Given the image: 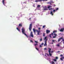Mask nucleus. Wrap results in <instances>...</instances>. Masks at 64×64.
<instances>
[{"mask_svg": "<svg viewBox=\"0 0 64 64\" xmlns=\"http://www.w3.org/2000/svg\"><path fill=\"white\" fill-rule=\"evenodd\" d=\"M56 59H58V58L57 57H56Z\"/></svg>", "mask_w": 64, "mask_h": 64, "instance_id": "nucleus-39", "label": "nucleus"}, {"mask_svg": "<svg viewBox=\"0 0 64 64\" xmlns=\"http://www.w3.org/2000/svg\"><path fill=\"white\" fill-rule=\"evenodd\" d=\"M44 44V43H42L41 44V45H43Z\"/></svg>", "mask_w": 64, "mask_h": 64, "instance_id": "nucleus-44", "label": "nucleus"}, {"mask_svg": "<svg viewBox=\"0 0 64 64\" xmlns=\"http://www.w3.org/2000/svg\"><path fill=\"white\" fill-rule=\"evenodd\" d=\"M63 39V38L62 37L58 39V42H60V41H61V39Z\"/></svg>", "mask_w": 64, "mask_h": 64, "instance_id": "nucleus-5", "label": "nucleus"}, {"mask_svg": "<svg viewBox=\"0 0 64 64\" xmlns=\"http://www.w3.org/2000/svg\"><path fill=\"white\" fill-rule=\"evenodd\" d=\"M18 26L19 27H22V24H19Z\"/></svg>", "mask_w": 64, "mask_h": 64, "instance_id": "nucleus-10", "label": "nucleus"}, {"mask_svg": "<svg viewBox=\"0 0 64 64\" xmlns=\"http://www.w3.org/2000/svg\"><path fill=\"white\" fill-rule=\"evenodd\" d=\"M32 23L30 24L29 29L30 31H31V29H32Z\"/></svg>", "mask_w": 64, "mask_h": 64, "instance_id": "nucleus-2", "label": "nucleus"}, {"mask_svg": "<svg viewBox=\"0 0 64 64\" xmlns=\"http://www.w3.org/2000/svg\"><path fill=\"white\" fill-rule=\"evenodd\" d=\"M46 55L48 56H49V54H46Z\"/></svg>", "mask_w": 64, "mask_h": 64, "instance_id": "nucleus-50", "label": "nucleus"}, {"mask_svg": "<svg viewBox=\"0 0 64 64\" xmlns=\"http://www.w3.org/2000/svg\"><path fill=\"white\" fill-rule=\"evenodd\" d=\"M58 9H59L58 8H56V11H57V10H58Z\"/></svg>", "mask_w": 64, "mask_h": 64, "instance_id": "nucleus-37", "label": "nucleus"}, {"mask_svg": "<svg viewBox=\"0 0 64 64\" xmlns=\"http://www.w3.org/2000/svg\"><path fill=\"white\" fill-rule=\"evenodd\" d=\"M34 42H35V43H36V44H37V43H38V42L37 41H34Z\"/></svg>", "mask_w": 64, "mask_h": 64, "instance_id": "nucleus-30", "label": "nucleus"}, {"mask_svg": "<svg viewBox=\"0 0 64 64\" xmlns=\"http://www.w3.org/2000/svg\"><path fill=\"white\" fill-rule=\"evenodd\" d=\"M57 30H54V31L53 32V33L54 34H55V33H56V32H57Z\"/></svg>", "mask_w": 64, "mask_h": 64, "instance_id": "nucleus-14", "label": "nucleus"}, {"mask_svg": "<svg viewBox=\"0 0 64 64\" xmlns=\"http://www.w3.org/2000/svg\"><path fill=\"white\" fill-rule=\"evenodd\" d=\"M47 36H46L44 38V39L45 40V39H47Z\"/></svg>", "mask_w": 64, "mask_h": 64, "instance_id": "nucleus-32", "label": "nucleus"}, {"mask_svg": "<svg viewBox=\"0 0 64 64\" xmlns=\"http://www.w3.org/2000/svg\"><path fill=\"white\" fill-rule=\"evenodd\" d=\"M45 56H46V55H45Z\"/></svg>", "mask_w": 64, "mask_h": 64, "instance_id": "nucleus-56", "label": "nucleus"}, {"mask_svg": "<svg viewBox=\"0 0 64 64\" xmlns=\"http://www.w3.org/2000/svg\"><path fill=\"white\" fill-rule=\"evenodd\" d=\"M45 42H47L46 41H47V39H45Z\"/></svg>", "mask_w": 64, "mask_h": 64, "instance_id": "nucleus-33", "label": "nucleus"}, {"mask_svg": "<svg viewBox=\"0 0 64 64\" xmlns=\"http://www.w3.org/2000/svg\"><path fill=\"white\" fill-rule=\"evenodd\" d=\"M45 27H46V26L45 25L44 26H42V28H45Z\"/></svg>", "mask_w": 64, "mask_h": 64, "instance_id": "nucleus-23", "label": "nucleus"}, {"mask_svg": "<svg viewBox=\"0 0 64 64\" xmlns=\"http://www.w3.org/2000/svg\"><path fill=\"white\" fill-rule=\"evenodd\" d=\"M31 18H29V20L30 21H31Z\"/></svg>", "mask_w": 64, "mask_h": 64, "instance_id": "nucleus-48", "label": "nucleus"}, {"mask_svg": "<svg viewBox=\"0 0 64 64\" xmlns=\"http://www.w3.org/2000/svg\"><path fill=\"white\" fill-rule=\"evenodd\" d=\"M40 41H42V38H41L40 39Z\"/></svg>", "mask_w": 64, "mask_h": 64, "instance_id": "nucleus-35", "label": "nucleus"}, {"mask_svg": "<svg viewBox=\"0 0 64 64\" xmlns=\"http://www.w3.org/2000/svg\"><path fill=\"white\" fill-rule=\"evenodd\" d=\"M58 52H60L58 51Z\"/></svg>", "mask_w": 64, "mask_h": 64, "instance_id": "nucleus-55", "label": "nucleus"}, {"mask_svg": "<svg viewBox=\"0 0 64 64\" xmlns=\"http://www.w3.org/2000/svg\"><path fill=\"white\" fill-rule=\"evenodd\" d=\"M50 2H51V3H54L52 0H50Z\"/></svg>", "mask_w": 64, "mask_h": 64, "instance_id": "nucleus-15", "label": "nucleus"}, {"mask_svg": "<svg viewBox=\"0 0 64 64\" xmlns=\"http://www.w3.org/2000/svg\"><path fill=\"white\" fill-rule=\"evenodd\" d=\"M30 36L32 37V38H33L34 37V36H33V32H30Z\"/></svg>", "mask_w": 64, "mask_h": 64, "instance_id": "nucleus-4", "label": "nucleus"}, {"mask_svg": "<svg viewBox=\"0 0 64 64\" xmlns=\"http://www.w3.org/2000/svg\"><path fill=\"white\" fill-rule=\"evenodd\" d=\"M52 8H49V10H52Z\"/></svg>", "mask_w": 64, "mask_h": 64, "instance_id": "nucleus-43", "label": "nucleus"}, {"mask_svg": "<svg viewBox=\"0 0 64 64\" xmlns=\"http://www.w3.org/2000/svg\"><path fill=\"white\" fill-rule=\"evenodd\" d=\"M62 40V41H63V43L64 44V39H63Z\"/></svg>", "mask_w": 64, "mask_h": 64, "instance_id": "nucleus-36", "label": "nucleus"}, {"mask_svg": "<svg viewBox=\"0 0 64 64\" xmlns=\"http://www.w3.org/2000/svg\"><path fill=\"white\" fill-rule=\"evenodd\" d=\"M52 64H55V62H52Z\"/></svg>", "mask_w": 64, "mask_h": 64, "instance_id": "nucleus-34", "label": "nucleus"}, {"mask_svg": "<svg viewBox=\"0 0 64 64\" xmlns=\"http://www.w3.org/2000/svg\"><path fill=\"white\" fill-rule=\"evenodd\" d=\"M54 6H56V5H54Z\"/></svg>", "mask_w": 64, "mask_h": 64, "instance_id": "nucleus-57", "label": "nucleus"}, {"mask_svg": "<svg viewBox=\"0 0 64 64\" xmlns=\"http://www.w3.org/2000/svg\"><path fill=\"white\" fill-rule=\"evenodd\" d=\"M52 44H53V42H52Z\"/></svg>", "mask_w": 64, "mask_h": 64, "instance_id": "nucleus-54", "label": "nucleus"}, {"mask_svg": "<svg viewBox=\"0 0 64 64\" xmlns=\"http://www.w3.org/2000/svg\"><path fill=\"white\" fill-rule=\"evenodd\" d=\"M52 41L53 42H55V40H52Z\"/></svg>", "mask_w": 64, "mask_h": 64, "instance_id": "nucleus-38", "label": "nucleus"}, {"mask_svg": "<svg viewBox=\"0 0 64 64\" xmlns=\"http://www.w3.org/2000/svg\"><path fill=\"white\" fill-rule=\"evenodd\" d=\"M40 28H38V30H39L38 31V30H36V32H38V35H39V34H40Z\"/></svg>", "mask_w": 64, "mask_h": 64, "instance_id": "nucleus-3", "label": "nucleus"}, {"mask_svg": "<svg viewBox=\"0 0 64 64\" xmlns=\"http://www.w3.org/2000/svg\"><path fill=\"white\" fill-rule=\"evenodd\" d=\"M22 33L23 34H24L25 35V36H26V37H27V35L25 33V29L24 28H22Z\"/></svg>", "mask_w": 64, "mask_h": 64, "instance_id": "nucleus-1", "label": "nucleus"}, {"mask_svg": "<svg viewBox=\"0 0 64 64\" xmlns=\"http://www.w3.org/2000/svg\"><path fill=\"white\" fill-rule=\"evenodd\" d=\"M48 0H39L38 2H42V1H47Z\"/></svg>", "mask_w": 64, "mask_h": 64, "instance_id": "nucleus-6", "label": "nucleus"}, {"mask_svg": "<svg viewBox=\"0 0 64 64\" xmlns=\"http://www.w3.org/2000/svg\"><path fill=\"white\" fill-rule=\"evenodd\" d=\"M35 2H39L38 0H36L35 1Z\"/></svg>", "mask_w": 64, "mask_h": 64, "instance_id": "nucleus-40", "label": "nucleus"}, {"mask_svg": "<svg viewBox=\"0 0 64 64\" xmlns=\"http://www.w3.org/2000/svg\"><path fill=\"white\" fill-rule=\"evenodd\" d=\"M50 5H52V3H51V2H50Z\"/></svg>", "mask_w": 64, "mask_h": 64, "instance_id": "nucleus-49", "label": "nucleus"}, {"mask_svg": "<svg viewBox=\"0 0 64 64\" xmlns=\"http://www.w3.org/2000/svg\"><path fill=\"white\" fill-rule=\"evenodd\" d=\"M49 37H50V38H52V37H51V34H50L49 35Z\"/></svg>", "mask_w": 64, "mask_h": 64, "instance_id": "nucleus-17", "label": "nucleus"}, {"mask_svg": "<svg viewBox=\"0 0 64 64\" xmlns=\"http://www.w3.org/2000/svg\"><path fill=\"white\" fill-rule=\"evenodd\" d=\"M50 32V30H46V33L47 34H48V33H49Z\"/></svg>", "mask_w": 64, "mask_h": 64, "instance_id": "nucleus-8", "label": "nucleus"}, {"mask_svg": "<svg viewBox=\"0 0 64 64\" xmlns=\"http://www.w3.org/2000/svg\"><path fill=\"white\" fill-rule=\"evenodd\" d=\"M44 50H47V48H44Z\"/></svg>", "mask_w": 64, "mask_h": 64, "instance_id": "nucleus-51", "label": "nucleus"}, {"mask_svg": "<svg viewBox=\"0 0 64 64\" xmlns=\"http://www.w3.org/2000/svg\"><path fill=\"white\" fill-rule=\"evenodd\" d=\"M60 56L61 58H62V59H64V57L63 56V55L61 54Z\"/></svg>", "mask_w": 64, "mask_h": 64, "instance_id": "nucleus-12", "label": "nucleus"}, {"mask_svg": "<svg viewBox=\"0 0 64 64\" xmlns=\"http://www.w3.org/2000/svg\"><path fill=\"white\" fill-rule=\"evenodd\" d=\"M40 47H42V46H41V45H40Z\"/></svg>", "mask_w": 64, "mask_h": 64, "instance_id": "nucleus-52", "label": "nucleus"}, {"mask_svg": "<svg viewBox=\"0 0 64 64\" xmlns=\"http://www.w3.org/2000/svg\"><path fill=\"white\" fill-rule=\"evenodd\" d=\"M16 29H17V30H18V31H20V30H19V28H16Z\"/></svg>", "mask_w": 64, "mask_h": 64, "instance_id": "nucleus-19", "label": "nucleus"}, {"mask_svg": "<svg viewBox=\"0 0 64 64\" xmlns=\"http://www.w3.org/2000/svg\"><path fill=\"white\" fill-rule=\"evenodd\" d=\"M49 50L48 51V52H49V51H50V52H51V51H50V50H51V48H48Z\"/></svg>", "mask_w": 64, "mask_h": 64, "instance_id": "nucleus-25", "label": "nucleus"}, {"mask_svg": "<svg viewBox=\"0 0 64 64\" xmlns=\"http://www.w3.org/2000/svg\"><path fill=\"white\" fill-rule=\"evenodd\" d=\"M30 42H32V43H33V41H32V40H30Z\"/></svg>", "mask_w": 64, "mask_h": 64, "instance_id": "nucleus-41", "label": "nucleus"}, {"mask_svg": "<svg viewBox=\"0 0 64 64\" xmlns=\"http://www.w3.org/2000/svg\"><path fill=\"white\" fill-rule=\"evenodd\" d=\"M55 10H53V12H55Z\"/></svg>", "mask_w": 64, "mask_h": 64, "instance_id": "nucleus-47", "label": "nucleus"}, {"mask_svg": "<svg viewBox=\"0 0 64 64\" xmlns=\"http://www.w3.org/2000/svg\"><path fill=\"white\" fill-rule=\"evenodd\" d=\"M56 46H58V47H59L60 46V45L59 44H57L56 45Z\"/></svg>", "mask_w": 64, "mask_h": 64, "instance_id": "nucleus-31", "label": "nucleus"}, {"mask_svg": "<svg viewBox=\"0 0 64 64\" xmlns=\"http://www.w3.org/2000/svg\"><path fill=\"white\" fill-rule=\"evenodd\" d=\"M34 46H36V45H37V46H38V44H34Z\"/></svg>", "mask_w": 64, "mask_h": 64, "instance_id": "nucleus-27", "label": "nucleus"}, {"mask_svg": "<svg viewBox=\"0 0 64 64\" xmlns=\"http://www.w3.org/2000/svg\"><path fill=\"white\" fill-rule=\"evenodd\" d=\"M33 31H34V33L35 34H36V30L34 28L33 29Z\"/></svg>", "mask_w": 64, "mask_h": 64, "instance_id": "nucleus-7", "label": "nucleus"}, {"mask_svg": "<svg viewBox=\"0 0 64 64\" xmlns=\"http://www.w3.org/2000/svg\"><path fill=\"white\" fill-rule=\"evenodd\" d=\"M4 1H5V0H3L2 1V3L4 5V6H5V2H4Z\"/></svg>", "mask_w": 64, "mask_h": 64, "instance_id": "nucleus-9", "label": "nucleus"}, {"mask_svg": "<svg viewBox=\"0 0 64 64\" xmlns=\"http://www.w3.org/2000/svg\"><path fill=\"white\" fill-rule=\"evenodd\" d=\"M60 60H62V61H63V59H62V58H60Z\"/></svg>", "mask_w": 64, "mask_h": 64, "instance_id": "nucleus-46", "label": "nucleus"}, {"mask_svg": "<svg viewBox=\"0 0 64 64\" xmlns=\"http://www.w3.org/2000/svg\"><path fill=\"white\" fill-rule=\"evenodd\" d=\"M44 10H48V9H47V8H44Z\"/></svg>", "mask_w": 64, "mask_h": 64, "instance_id": "nucleus-24", "label": "nucleus"}, {"mask_svg": "<svg viewBox=\"0 0 64 64\" xmlns=\"http://www.w3.org/2000/svg\"><path fill=\"white\" fill-rule=\"evenodd\" d=\"M50 51H49V55L50 56H52V54H51V53H50Z\"/></svg>", "mask_w": 64, "mask_h": 64, "instance_id": "nucleus-11", "label": "nucleus"}, {"mask_svg": "<svg viewBox=\"0 0 64 64\" xmlns=\"http://www.w3.org/2000/svg\"><path fill=\"white\" fill-rule=\"evenodd\" d=\"M16 29H17V30H18V31H20V30H19V28H16Z\"/></svg>", "mask_w": 64, "mask_h": 64, "instance_id": "nucleus-20", "label": "nucleus"}, {"mask_svg": "<svg viewBox=\"0 0 64 64\" xmlns=\"http://www.w3.org/2000/svg\"><path fill=\"white\" fill-rule=\"evenodd\" d=\"M47 43V42H45V44H44V46H45L47 45V43Z\"/></svg>", "mask_w": 64, "mask_h": 64, "instance_id": "nucleus-13", "label": "nucleus"}, {"mask_svg": "<svg viewBox=\"0 0 64 64\" xmlns=\"http://www.w3.org/2000/svg\"><path fill=\"white\" fill-rule=\"evenodd\" d=\"M51 34V35H52V36H53V34L52 32V34Z\"/></svg>", "mask_w": 64, "mask_h": 64, "instance_id": "nucleus-45", "label": "nucleus"}, {"mask_svg": "<svg viewBox=\"0 0 64 64\" xmlns=\"http://www.w3.org/2000/svg\"><path fill=\"white\" fill-rule=\"evenodd\" d=\"M35 48H36V50H38V51H39V50H38V48H36V46L35 47Z\"/></svg>", "mask_w": 64, "mask_h": 64, "instance_id": "nucleus-22", "label": "nucleus"}, {"mask_svg": "<svg viewBox=\"0 0 64 64\" xmlns=\"http://www.w3.org/2000/svg\"><path fill=\"white\" fill-rule=\"evenodd\" d=\"M50 7H51V6H48V8H50Z\"/></svg>", "mask_w": 64, "mask_h": 64, "instance_id": "nucleus-28", "label": "nucleus"}, {"mask_svg": "<svg viewBox=\"0 0 64 64\" xmlns=\"http://www.w3.org/2000/svg\"><path fill=\"white\" fill-rule=\"evenodd\" d=\"M54 35L55 36H56H56H57V34H54Z\"/></svg>", "mask_w": 64, "mask_h": 64, "instance_id": "nucleus-29", "label": "nucleus"}, {"mask_svg": "<svg viewBox=\"0 0 64 64\" xmlns=\"http://www.w3.org/2000/svg\"><path fill=\"white\" fill-rule=\"evenodd\" d=\"M53 60L54 61H57V60L56 59H54Z\"/></svg>", "mask_w": 64, "mask_h": 64, "instance_id": "nucleus-26", "label": "nucleus"}, {"mask_svg": "<svg viewBox=\"0 0 64 64\" xmlns=\"http://www.w3.org/2000/svg\"><path fill=\"white\" fill-rule=\"evenodd\" d=\"M56 36H53V38H55V37H56Z\"/></svg>", "mask_w": 64, "mask_h": 64, "instance_id": "nucleus-42", "label": "nucleus"}, {"mask_svg": "<svg viewBox=\"0 0 64 64\" xmlns=\"http://www.w3.org/2000/svg\"><path fill=\"white\" fill-rule=\"evenodd\" d=\"M50 14H51L52 15H53V12H51L50 13Z\"/></svg>", "mask_w": 64, "mask_h": 64, "instance_id": "nucleus-16", "label": "nucleus"}, {"mask_svg": "<svg viewBox=\"0 0 64 64\" xmlns=\"http://www.w3.org/2000/svg\"><path fill=\"white\" fill-rule=\"evenodd\" d=\"M50 2H48V4H50Z\"/></svg>", "mask_w": 64, "mask_h": 64, "instance_id": "nucleus-53", "label": "nucleus"}, {"mask_svg": "<svg viewBox=\"0 0 64 64\" xmlns=\"http://www.w3.org/2000/svg\"><path fill=\"white\" fill-rule=\"evenodd\" d=\"M37 7H38V8H39V7H40V5H38L37 6Z\"/></svg>", "mask_w": 64, "mask_h": 64, "instance_id": "nucleus-21", "label": "nucleus"}, {"mask_svg": "<svg viewBox=\"0 0 64 64\" xmlns=\"http://www.w3.org/2000/svg\"><path fill=\"white\" fill-rule=\"evenodd\" d=\"M43 36H44H44H45V33H43Z\"/></svg>", "mask_w": 64, "mask_h": 64, "instance_id": "nucleus-18", "label": "nucleus"}]
</instances>
